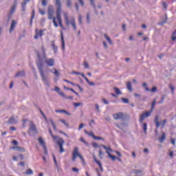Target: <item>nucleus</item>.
Here are the masks:
<instances>
[{"mask_svg":"<svg viewBox=\"0 0 176 176\" xmlns=\"http://www.w3.org/2000/svg\"><path fill=\"white\" fill-rule=\"evenodd\" d=\"M87 82L90 85V86H94L96 84H94V82H90V80L87 81Z\"/></svg>","mask_w":176,"mask_h":176,"instance_id":"nucleus-55","label":"nucleus"},{"mask_svg":"<svg viewBox=\"0 0 176 176\" xmlns=\"http://www.w3.org/2000/svg\"><path fill=\"white\" fill-rule=\"evenodd\" d=\"M10 130L11 131H16V127H14V126H10Z\"/></svg>","mask_w":176,"mask_h":176,"instance_id":"nucleus-61","label":"nucleus"},{"mask_svg":"<svg viewBox=\"0 0 176 176\" xmlns=\"http://www.w3.org/2000/svg\"><path fill=\"white\" fill-rule=\"evenodd\" d=\"M72 171L74 173H79V169H78V168H72Z\"/></svg>","mask_w":176,"mask_h":176,"instance_id":"nucleus-58","label":"nucleus"},{"mask_svg":"<svg viewBox=\"0 0 176 176\" xmlns=\"http://www.w3.org/2000/svg\"><path fill=\"white\" fill-rule=\"evenodd\" d=\"M81 76L86 80V82H89V78L85 76V74H81Z\"/></svg>","mask_w":176,"mask_h":176,"instance_id":"nucleus-53","label":"nucleus"},{"mask_svg":"<svg viewBox=\"0 0 176 176\" xmlns=\"http://www.w3.org/2000/svg\"><path fill=\"white\" fill-rule=\"evenodd\" d=\"M17 76H24V72H19L16 75L15 77L17 78Z\"/></svg>","mask_w":176,"mask_h":176,"instance_id":"nucleus-36","label":"nucleus"},{"mask_svg":"<svg viewBox=\"0 0 176 176\" xmlns=\"http://www.w3.org/2000/svg\"><path fill=\"white\" fill-rule=\"evenodd\" d=\"M75 6H76V11L79 12V5L78 4V3H75Z\"/></svg>","mask_w":176,"mask_h":176,"instance_id":"nucleus-62","label":"nucleus"},{"mask_svg":"<svg viewBox=\"0 0 176 176\" xmlns=\"http://www.w3.org/2000/svg\"><path fill=\"white\" fill-rule=\"evenodd\" d=\"M102 101H103L104 104H105V105H108V104H109V102H108V100H106L105 98H102Z\"/></svg>","mask_w":176,"mask_h":176,"instance_id":"nucleus-52","label":"nucleus"},{"mask_svg":"<svg viewBox=\"0 0 176 176\" xmlns=\"http://www.w3.org/2000/svg\"><path fill=\"white\" fill-rule=\"evenodd\" d=\"M85 134H87V135H89V137H93V138L94 139V137H96V135H94V133H93V132H89L87 131H85Z\"/></svg>","mask_w":176,"mask_h":176,"instance_id":"nucleus-31","label":"nucleus"},{"mask_svg":"<svg viewBox=\"0 0 176 176\" xmlns=\"http://www.w3.org/2000/svg\"><path fill=\"white\" fill-rule=\"evenodd\" d=\"M34 17H35V10H33L32 13V16L30 19V24H32V20H34Z\"/></svg>","mask_w":176,"mask_h":176,"instance_id":"nucleus-34","label":"nucleus"},{"mask_svg":"<svg viewBox=\"0 0 176 176\" xmlns=\"http://www.w3.org/2000/svg\"><path fill=\"white\" fill-rule=\"evenodd\" d=\"M155 123L157 129L160 127V122H159V116L155 117Z\"/></svg>","mask_w":176,"mask_h":176,"instance_id":"nucleus-22","label":"nucleus"},{"mask_svg":"<svg viewBox=\"0 0 176 176\" xmlns=\"http://www.w3.org/2000/svg\"><path fill=\"white\" fill-rule=\"evenodd\" d=\"M126 89H128L129 91H133V87L131 86V82H129L126 83Z\"/></svg>","mask_w":176,"mask_h":176,"instance_id":"nucleus-27","label":"nucleus"},{"mask_svg":"<svg viewBox=\"0 0 176 176\" xmlns=\"http://www.w3.org/2000/svg\"><path fill=\"white\" fill-rule=\"evenodd\" d=\"M74 107H80L82 105V103L80 102H76L74 104Z\"/></svg>","mask_w":176,"mask_h":176,"instance_id":"nucleus-59","label":"nucleus"},{"mask_svg":"<svg viewBox=\"0 0 176 176\" xmlns=\"http://www.w3.org/2000/svg\"><path fill=\"white\" fill-rule=\"evenodd\" d=\"M92 146H94V148H98V144H97L96 142H94L92 144Z\"/></svg>","mask_w":176,"mask_h":176,"instance_id":"nucleus-60","label":"nucleus"},{"mask_svg":"<svg viewBox=\"0 0 176 176\" xmlns=\"http://www.w3.org/2000/svg\"><path fill=\"white\" fill-rule=\"evenodd\" d=\"M38 141L39 144H41V145L43 146L45 155H47V148L46 147V142H45V140H43V139L40 137L38 138Z\"/></svg>","mask_w":176,"mask_h":176,"instance_id":"nucleus-7","label":"nucleus"},{"mask_svg":"<svg viewBox=\"0 0 176 176\" xmlns=\"http://www.w3.org/2000/svg\"><path fill=\"white\" fill-rule=\"evenodd\" d=\"M80 5H81V6H85V1H83V0H78Z\"/></svg>","mask_w":176,"mask_h":176,"instance_id":"nucleus-51","label":"nucleus"},{"mask_svg":"<svg viewBox=\"0 0 176 176\" xmlns=\"http://www.w3.org/2000/svg\"><path fill=\"white\" fill-rule=\"evenodd\" d=\"M66 6L67 8H71V6H72V3L71 2V0H67Z\"/></svg>","mask_w":176,"mask_h":176,"instance_id":"nucleus-35","label":"nucleus"},{"mask_svg":"<svg viewBox=\"0 0 176 176\" xmlns=\"http://www.w3.org/2000/svg\"><path fill=\"white\" fill-rule=\"evenodd\" d=\"M8 123H10L11 124H13L14 123H17V120H15L14 117H11L10 118L9 120H8Z\"/></svg>","mask_w":176,"mask_h":176,"instance_id":"nucleus-24","label":"nucleus"},{"mask_svg":"<svg viewBox=\"0 0 176 176\" xmlns=\"http://www.w3.org/2000/svg\"><path fill=\"white\" fill-rule=\"evenodd\" d=\"M50 72H52V74H54V75H55V76H60V73L56 69H52L50 71Z\"/></svg>","mask_w":176,"mask_h":176,"instance_id":"nucleus-25","label":"nucleus"},{"mask_svg":"<svg viewBox=\"0 0 176 176\" xmlns=\"http://www.w3.org/2000/svg\"><path fill=\"white\" fill-rule=\"evenodd\" d=\"M114 90L116 94L119 95L121 94L120 89L118 87H114Z\"/></svg>","mask_w":176,"mask_h":176,"instance_id":"nucleus-39","label":"nucleus"},{"mask_svg":"<svg viewBox=\"0 0 176 176\" xmlns=\"http://www.w3.org/2000/svg\"><path fill=\"white\" fill-rule=\"evenodd\" d=\"M17 7V0H15L13 6L11 7L10 13V14H13L14 12H16V8Z\"/></svg>","mask_w":176,"mask_h":176,"instance_id":"nucleus-16","label":"nucleus"},{"mask_svg":"<svg viewBox=\"0 0 176 176\" xmlns=\"http://www.w3.org/2000/svg\"><path fill=\"white\" fill-rule=\"evenodd\" d=\"M16 25H17V21L15 20H12L11 23V26L10 28V32L12 33L13 31H14V29L16 28Z\"/></svg>","mask_w":176,"mask_h":176,"instance_id":"nucleus-13","label":"nucleus"},{"mask_svg":"<svg viewBox=\"0 0 176 176\" xmlns=\"http://www.w3.org/2000/svg\"><path fill=\"white\" fill-rule=\"evenodd\" d=\"M12 144H13V145H14L15 146H17V145H19V142H17L16 140H12Z\"/></svg>","mask_w":176,"mask_h":176,"instance_id":"nucleus-50","label":"nucleus"},{"mask_svg":"<svg viewBox=\"0 0 176 176\" xmlns=\"http://www.w3.org/2000/svg\"><path fill=\"white\" fill-rule=\"evenodd\" d=\"M94 161L95 163H96L97 165L99 166L100 171L102 173L104 171V168H102V164H101V162L97 160V157L94 155Z\"/></svg>","mask_w":176,"mask_h":176,"instance_id":"nucleus-11","label":"nucleus"},{"mask_svg":"<svg viewBox=\"0 0 176 176\" xmlns=\"http://www.w3.org/2000/svg\"><path fill=\"white\" fill-rule=\"evenodd\" d=\"M83 65L87 69L89 68V63L87 62H84Z\"/></svg>","mask_w":176,"mask_h":176,"instance_id":"nucleus-48","label":"nucleus"},{"mask_svg":"<svg viewBox=\"0 0 176 176\" xmlns=\"http://www.w3.org/2000/svg\"><path fill=\"white\" fill-rule=\"evenodd\" d=\"M41 3H42L43 6H47V0H43Z\"/></svg>","mask_w":176,"mask_h":176,"instance_id":"nucleus-46","label":"nucleus"},{"mask_svg":"<svg viewBox=\"0 0 176 176\" xmlns=\"http://www.w3.org/2000/svg\"><path fill=\"white\" fill-rule=\"evenodd\" d=\"M53 129L54 131H56L57 130V127L56 126V124H54V121H53V120H50Z\"/></svg>","mask_w":176,"mask_h":176,"instance_id":"nucleus-32","label":"nucleus"},{"mask_svg":"<svg viewBox=\"0 0 176 176\" xmlns=\"http://www.w3.org/2000/svg\"><path fill=\"white\" fill-rule=\"evenodd\" d=\"M94 140H102L104 141V138H101V137H98V136H94Z\"/></svg>","mask_w":176,"mask_h":176,"instance_id":"nucleus-44","label":"nucleus"},{"mask_svg":"<svg viewBox=\"0 0 176 176\" xmlns=\"http://www.w3.org/2000/svg\"><path fill=\"white\" fill-rule=\"evenodd\" d=\"M60 38L62 41V50H65V41H64V34L63 31L60 32Z\"/></svg>","mask_w":176,"mask_h":176,"instance_id":"nucleus-17","label":"nucleus"},{"mask_svg":"<svg viewBox=\"0 0 176 176\" xmlns=\"http://www.w3.org/2000/svg\"><path fill=\"white\" fill-rule=\"evenodd\" d=\"M165 140H166V133L163 132L162 136L159 138V141L160 142H163Z\"/></svg>","mask_w":176,"mask_h":176,"instance_id":"nucleus-26","label":"nucleus"},{"mask_svg":"<svg viewBox=\"0 0 176 176\" xmlns=\"http://www.w3.org/2000/svg\"><path fill=\"white\" fill-rule=\"evenodd\" d=\"M63 87L65 90H70V91H72L73 93H75V90H74V89H72V88H68L65 86H64Z\"/></svg>","mask_w":176,"mask_h":176,"instance_id":"nucleus-43","label":"nucleus"},{"mask_svg":"<svg viewBox=\"0 0 176 176\" xmlns=\"http://www.w3.org/2000/svg\"><path fill=\"white\" fill-rule=\"evenodd\" d=\"M59 122L63 123L66 127H69V124L65 121V120L60 119L59 120Z\"/></svg>","mask_w":176,"mask_h":176,"instance_id":"nucleus-30","label":"nucleus"},{"mask_svg":"<svg viewBox=\"0 0 176 176\" xmlns=\"http://www.w3.org/2000/svg\"><path fill=\"white\" fill-rule=\"evenodd\" d=\"M115 153H116V155H118L119 157H122V154L120 153V152L116 151Z\"/></svg>","mask_w":176,"mask_h":176,"instance_id":"nucleus-57","label":"nucleus"},{"mask_svg":"<svg viewBox=\"0 0 176 176\" xmlns=\"http://www.w3.org/2000/svg\"><path fill=\"white\" fill-rule=\"evenodd\" d=\"M149 91L151 93H156V91H157V88L156 87H153L151 89H149Z\"/></svg>","mask_w":176,"mask_h":176,"instance_id":"nucleus-38","label":"nucleus"},{"mask_svg":"<svg viewBox=\"0 0 176 176\" xmlns=\"http://www.w3.org/2000/svg\"><path fill=\"white\" fill-rule=\"evenodd\" d=\"M162 6L164 8V9H167V3L166 2L162 3Z\"/></svg>","mask_w":176,"mask_h":176,"instance_id":"nucleus-63","label":"nucleus"},{"mask_svg":"<svg viewBox=\"0 0 176 176\" xmlns=\"http://www.w3.org/2000/svg\"><path fill=\"white\" fill-rule=\"evenodd\" d=\"M63 82H66V83H69L70 85H72V86H75V83L69 81V80H63Z\"/></svg>","mask_w":176,"mask_h":176,"instance_id":"nucleus-45","label":"nucleus"},{"mask_svg":"<svg viewBox=\"0 0 176 176\" xmlns=\"http://www.w3.org/2000/svg\"><path fill=\"white\" fill-rule=\"evenodd\" d=\"M18 166H21V167H24L25 166V162H20L18 164Z\"/></svg>","mask_w":176,"mask_h":176,"instance_id":"nucleus-49","label":"nucleus"},{"mask_svg":"<svg viewBox=\"0 0 176 176\" xmlns=\"http://www.w3.org/2000/svg\"><path fill=\"white\" fill-rule=\"evenodd\" d=\"M72 160L73 162H76V157H79L82 163V164H85V158H83V155H82V154L79 153V148L78 147H74L72 153Z\"/></svg>","mask_w":176,"mask_h":176,"instance_id":"nucleus-4","label":"nucleus"},{"mask_svg":"<svg viewBox=\"0 0 176 176\" xmlns=\"http://www.w3.org/2000/svg\"><path fill=\"white\" fill-rule=\"evenodd\" d=\"M55 91H57L60 96H62L63 98H65V94H64L62 91H60V88L58 87H55Z\"/></svg>","mask_w":176,"mask_h":176,"instance_id":"nucleus-19","label":"nucleus"},{"mask_svg":"<svg viewBox=\"0 0 176 176\" xmlns=\"http://www.w3.org/2000/svg\"><path fill=\"white\" fill-rule=\"evenodd\" d=\"M55 6H56V17L54 16V8L53 6L48 7V19L52 20L54 27H60L62 30H65V28L63 25V20L61 19V1L56 0Z\"/></svg>","mask_w":176,"mask_h":176,"instance_id":"nucleus-1","label":"nucleus"},{"mask_svg":"<svg viewBox=\"0 0 176 176\" xmlns=\"http://www.w3.org/2000/svg\"><path fill=\"white\" fill-rule=\"evenodd\" d=\"M142 129L143 131H144V134H146V131L148 130V124H146V122L143 123Z\"/></svg>","mask_w":176,"mask_h":176,"instance_id":"nucleus-28","label":"nucleus"},{"mask_svg":"<svg viewBox=\"0 0 176 176\" xmlns=\"http://www.w3.org/2000/svg\"><path fill=\"white\" fill-rule=\"evenodd\" d=\"M113 118L115 119V120H119V119H123V118H124V115L123 113L120 112L113 114Z\"/></svg>","mask_w":176,"mask_h":176,"instance_id":"nucleus-9","label":"nucleus"},{"mask_svg":"<svg viewBox=\"0 0 176 176\" xmlns=\"http://www.w3.org/2000/svg\"><path fill=\"white\" fill-rule=\"evenodd\" d=\"M49 133L52 138L53 141L58 146L60 153H64V152H65V150L64 149V144H65L64 139L59 136L53 135V132H52V129L50 128L49 129Z\"/></svg>","mask_w":176,"mask_h":176,"instance_id":"nucleus-2","label":"nucleus"},{"mask_svg":"<svg viewBox=\"0 0 176 176\" xmlns=\"http://www.w3.org/2000/svg\"><path fill=\"white\" fill-rule=\"evenodd\" d=\"M25 175H32L34 174V171L31 168H28L26 170L25 173H24Z\"/></svg>","mask_w":176,"mask_h":176,"instance_id":"nucleus-21","label":"nucleus"},{"mask_svg":"<svg viewBox=\"0 0 176 176\" xmlns=\"http://www.w3.org/2000/svg\"><path fill=\"white\" fill-rule=\"evenodd\" d=\"M105 39H107V41H108L109 43H110V45H112V41L111 40V38H109V36H108L107 34H104V35Z\"/></svg>","mask_w":176,"mask_h":176,"instance_id":"nucleus-33","label":"nucleus"},{"mask_svg":"<svg viewBox=\"0 0 176 176\" xmlns=\"http://www.w3.org/2000/svg\"><path fill=\"white\" fill-rule=\"evenodd\" d=\"M18 160H24V155H23V154H19L18 156L14 155L12 157V160H14V162H17Z\"/></svg>","mask_w":176,"mask_h":176,"instance_id":"nucleus-12","label":"nucleus"},{"mask_svg":"<svg viewBox=\"0 0 176 176\" xmlns=\"http://www.w3.org/2000/svg\"><path fill=\"white\" fill-rule=\"evenodd\" d=\"M28 2H30V0H26L24 2H23L21 4V8H25V6L27 5Z\"/></svg>","mask_w":176,"mask_h":176,"instance_id":"nucleus-41","label":"nucleus"},{"mask_svg":"<svg viewBox=\"0 0 176 176\" xmlns=\"http://www.w3.org/2000/svg\"><path fill=\"white\" fill-rule=\"evenodd\" d=\"M37 67L38 68V71L40 73V75L41 76V79L43 80V82H44L45 85H46V86H49V82L47 81V77H46V76L45 75V72H43V65H42V63L38 64Z\"/></svg>","mask_w":176,"mask_h":176,"instance_id":"nucleus-5","label":"nucleus"},{"mask_svg":"<svg viewBox=\"0 0 176 176\" xmlns=\"http://www.w3.org/2000/svg\"><path fill=\"white\" fill-rule=\"evenodd\" d=\"M63 16L66 23V25H69V24H72L74 31H76V22L75 21V19L73 18L69 21V19L68 18V13L67 12L63 13Z\"/></svg>","mask_w":176,"mask_h":176,"instance_id":"nucleus-6","label":"nucleus"},{"mask_svg":"<svg viewBox=\"0 0 176 176\" xmlns=\"http://www.w3.org/2000/svg\"><path fill=\"white\" fill-rule=\"evenodd\" d=\"M122 101L124 102V104H129V99L122 98Z\"/></svg>","mask_w":176,"mask_h":176,"instance_id":"nucleus-42","label":"nucleus"},{"mask_svg":"<svg viewBox=\"0 0 176 176\" xmlns=\"http://www.w3.org/2000/svg\"><path fill=\"white\" fill-rule=\"evenodd\" d=\"M143 87H145V91H149V87L146 85V82H144L142 84Z\"/></svg>","mask_w":176,"mask_h":176,"instance_id":"nucleus-40","label":"nucleus"},{"mask_svg":"<svg viewBox=\"0 0 176 176\" xmlns=\"http://www.w3.org/2000/svg\"><path fill=\"white\" fill-rule=\"evenodd\" d=\"M170 142H171L172 145L175 146V139L171 138Z\"/></svg>","mask_w":176,"mask_h":176,"instance_id":"nucleus-54","label":"nucleus"},{"mask_svg":"<svg viewBox=\"0 0 176 176\" xmlns=\"http://www.w3.org/2000/svg\"><path fill=\"white\" fill-rule=\"evenodd\" d=\"M51 46L53 48V50H54L55 54H57V52L58 50V47H57V45H56V41H51Z\"/></svg>","mask_w":176,"mask_h":176,"instance_id":"nucleus-15","label":"nucleus"},{"mask_svg":"<svg viewBox=\"0 0 176 176\" xmlns=\"http://www.w3.org/2000/svg\"><path fill=\"white\" fill-rule=\"evenodd\" d=\"M80 140L81 141V142H83L85 145H87V146H89V143L86 142L83 138H80Z\"/></svg>","mask_w":176,"mask_h":176,"instance_id":"nucleus-37","label":"nucleus"},{"mask_svg":"<svg viewBox=\"0 0 176 176\" xmlns=\"http://www.w3.org/2000/svg\"><path fill=\"white\" fill-rule=\"evenodd\" d=\"M55 112L56 113H65V115H67L68 116H71V113L69 112L65 111V109L55 110Z\"/></svg>","mask_w":176,"mask_h":176,"instance_id":"nucleus-18","label":"nucleus"},{"mask_svg":"<svg viewBox=\"0 0 176 176\" xmlns=\"http://www.w3.org/2000/svg\"><path fill=\"white\" fill-rule=\"evenodd\" d=\"M107 155H108L109 157H110V159H111V160H113V162H115V160H116V157L115 155H113L112 154H111V153L107 152Z\"/></svg>","mask_w":176,"mask_h":176,"instance_id":"nucleus-29","label":"nucleus"},{"mask_svg":"<svg viewBox=\"0 0 176 176\" xmlns=\"http://www.w3.org/2000/svg\"><path fill=\"white\" fill-rule=\"evenodd\" d=\"M30 130H31L32 131H35L36 132V126H35V124L32 122H30Z\"/></svg>","mask_w":176,"mask_h":176,"instance_id":"nucleus-20","label":"nucleus"},{"mask_svg":"<svg viewBox=\"0 0 176 176\" xmlns=\"http://www.w3.org/2000/svg\"><path fill=\"white\" fill-rule=\"evenodd\" d=\"M78 21L80 24H82V16L80 14L79 18H78Z\"/></svg>","mask_w":176,"mask_h":176,"instance_id":"nucleus-64","label":"nucleus"},{"mask_svg":"<svg viewBox=\"0 0 176 176\" xmlns=\"http://www.w3.org/2000/svg\"><path fill=\"white\" fill-rule=\"evenodd\" d=\"M156 104V100L155 99L151 104V109L150 111L144 112L140 117L139 122L140 123H142L146 119V118H149L152 112H153V109H155V105Z\"/></svg>","mask_w":176,"mask_h":176,"instance_id":"nucleus-3","label":"nucleus"},{"mask_svg":"<svg viewBox=\"0 0 176 176\" xmlns=\"http://www.w3.org/2000/svg\"><path fill=\"white\" fill-rule=\"evenodd\" d=\"M169 87L170 90L172 91V94H174V87L171 85H169Z\"/></svg>","mask_w":176,"mask_h":176,"instance_id":"nucleus-56","label":"nucleus"},{"mask_svg":"<svg viewBox=\"0 0 176 176\" xmlns=\"http://www.w3.org/2000/svg\"><path fill=\"white\" fill-rule=\"evenodd\" d=\"M45 63L48 67H54V59L53 58L46 59Z\"/></svg>","mask_w":176,"mask_h":176,"instance_id":"nucleus-14","label":"nucleus"},{"mask_svg":"<svg viewBox=\"0 0 176 176\" xmlns=\"http://www.w3.org/2000/svg\"><path fill=\"white\" fill-rule=\"evenodd\" d=\"M36 34L34 36V39H39V38H42L43 36V30H41L38 31V29L35 30Z\"/></svg>","mask_w":176,"mask_h":176,"instance_id":"nucleus-8","label":"nucleus"},{"mask_svg":"<svg viewBox=\"0 0 176 176\" xmlns=\"http://www.w3.org/2000/svg\"><path fill=\"white\" fill-rule=\"evenodd\" d=\"M10 149H13L14 151H16V152H21V153H24L25 152V148L21 146H12Z\"/></svg>","mask_w":176,"mask_h":176,"instance_id":"nucleus-10","label":"nucleus"},{"mask_svg":"<svg viewBox=\"0 0 176 176\" xmlns=\"http://www.w3.org/2000/svg\"><path fill=\"white\" fill-rule=\"evenodd\" d=\"M102 148L107 151L106 153H108V152L111 153L112 152V148L110 146L107 147V146L102 145Z\"/></svg>","mask_w":176,"mask_h":176,"instance_id":"nucleus-23","label":"nucleus"},{"mask_svg":"<svg viewBox=\"0 0 176 176\" xmlns=\"http://www.w3.org/2000/svg\"><path fill=\"white\" fill-rule=\"evenodd\" d=\"M39 13L42 14V16H45L46 12L45 11V10H39Z\"/></svg>","mask_w":176,"mask_h":176,"instance_id":"nucleus-47","label":"nucleus"}]
</instances>
